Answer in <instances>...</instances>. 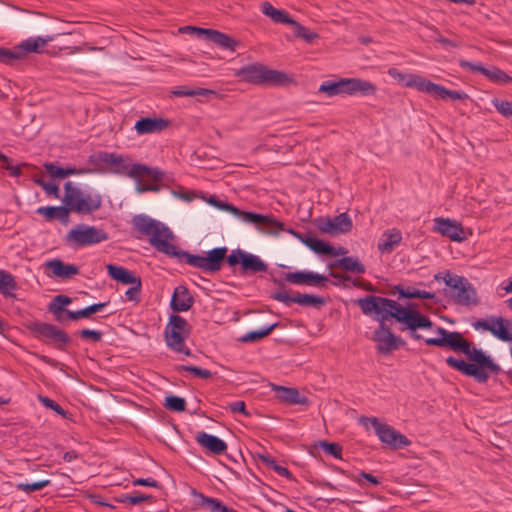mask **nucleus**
Listing matches in <instances>:
<instances>
[{
    "label": "nucleus",
    "instance_id": "e433bc0d",
    "mask_svg": "<svg viewBox=\"0 0 512 512\" xmlns=\"http://www.w3.org/2000/svg\"><path fill=\"white\" fill-rule=\"evenodd\" d=\"M107 304H108V302L95 303V304H92V305H90V306H88V307H86L84 309L75 311L74 313H69L70 319L73 320V321H76V320H79L81 318H88L92 314H94L96 312H99L101 309L106 307Z\"/></svg>",
    "mask_w": 512,
    "mask_h": 512
},
{
    "label": "nucleus",
    "instance_id": "49530a36",
    "mask_svg": "<svg viewBox=\"0 0 512 512\" xmlns=\"http://www.w3.org/2000/svg\"><path fill=\"white\" fill-rule=\"evenodd\" d=\"M72 302V299L66 295H57L53 298L48 306V310H55L56 312L65 311V307Z\"/></svg>",
    "mask_w": 512,
    "mask_h": 512
},
{
    "label": "nucleus",
    "instance_id": "f03ea898",
    "mask_svg": "<svg viewBox=\"0 0 512 512\" xmlns=\"http://www.w3.org/2000/svg\"><path fill=\"white\" fill-rule=\"evenodd\" d=\"M439 338H427L425 343L429 346L449 348L454 352L465 354L473 363H467L462 359L449 356L446 363L466 376L473 377L479 383H486L489 373L498 374L500 366L490 356L484 354L481 349L473 346L460 332H450L442 327H437Z\"/></svg>",
    "mask_w": 512,
    "mask_h": 512
},
{
    "label": "nucleus",
    "instance_id": "473e14b6",
    "mask_svg": "<svg viewBox=\"0 0 512 512\" xmlns=\"http://www.w3.org/2000/svg\"><path fill=\"white\" fill-rule=\"evenodd\" d=\"M429 94L439 99H446L449 97L453 100H465L468 98V95L463 91L448 90L444 86L436 83H432Z\"/></svg>",
    "mask_w": 512,
    "mask_h": 512
},
{
    "label": "nucleus",
    "instance_id": "f704fd0d",
    "mask_svg": "<svg viewBox=\"0 0 512 512\" xmlns=\"http://www.w3.org/2000/svg\"><path fill=\"white\" fill-rule=\"evenodd\" d=\"M135 129L138 134H148L160 130V119L158 118H142L135 124Z\"/></svg>",
    "mask_w": 512,
    "mask_h": 512
},
{
    "label": "nucleus",
    "instance_id": "338daca9",
    "mask_svg": "<svg viewBox=\"0 0 512 512\" xmlns=\"http://www.w3.org/2000/svg\"><path fill=\"white\" fill-rule=\"evenodd\" d=\"M434 32L436 34V36H435V41L436 42H438V43H440L442 45H448V46H452V47H458L459 46L458 43L453 42V41H451V40L441 36L437 29H435Z\"/></svg>",
    "mask_w": 512,
    "mask_h": 512
},
{
    "label": "nucleus",
    "instance_id": "13d9d810",
    "mask_svg": "<svg viewBox=\"0 0 512 512\" xmlns=\"http://www.w3.org/2000/svg\"><path fill=\"white\" fill-rule=\"evenodd\" d=\"M459 65L462 68L467 69L471 72H480V73L484 74V71H485V67L481 63H473V62H469L467 60L461 59L459 61Z\"/></svg>",
    "mask_w": 512,
    "mask_h": 512
},
{
    "label": "nucleus",
    "instance_id": "c756f323",
    "mask_svg": "<svg viewBox=\"0 0 512 512\" xmlns=\"http://www.w3.org/2000/svg\"><path fill=\"white\" fill-rule=\"evenodd\" d=\"M402 240V234L399 230L392 229L385 232L378 243V249L382 253L391 252Z\"/></svg>",
    "mask_w": 512,
    "mask_h": 512
},
{
    "label": "nucleus",
    "instance_id": "4d7b16f0",
    "mask_svg": "<svg viewBox=\"0 0 512 512\" xmlns=\"http://www.w3.org/2000/svg\"><path fill=\"white\" fill-rule=\"evenodd\" d=\"M79 335L82 339H91L94 342H99L102 339V332L97 330L83 329Z\"/></svg>",
    "mask_w": 512,
    "mask_h": 512
},
{
    "label": "nucleus",
    "instance_id": "cd10ccee",
    "mask_svg": "<svg viewBox=\"0 0 512 512\" xmlns=\"http://www.w3.org/2000/svg\"><path fill=\"white\" fill-rule=\"evenodd\" d=\"M291 234L297 236L302 243H304L307 247H309L313 252L317 254L327 255V253L332 251V246L328 243L314 237V236H307L302 237L298 233L294 232L293 230H287Z\"/></svg>",
    "mask_w": 512,
    "mask_h": 512
},
{
    "label": "nucleus",
    "instance_id": "0e129e2a",
    "mask_svg": "<svg viewBox=\"0 0 512 512\" xmlns=\"http://www.w3.org/2000/svg\"><path fill=\"white\" fill-rule=\"evenodd\" d=\"M134 486H150V487H157L158 483L156 480L151 478H139L133 481Z\"/></svg>",
    "mask_w": 512,
    "mask_h": 512
},
{
    "label": "nucleus",
    "instance_id": "58836bf2",
    "mask_svg": "<svg viewBox=\"0 0 512 512\" xmlns=\"http://www.w3.org/2000/svg\"><path fill=\"white\" fill-rule=\"evenodd\" d=\"M278 326V323H273L268 325L265 328H262L260 330L256 331H250L246 333L242 338V342H255L260 339H263L264 337L268 336L276 327Z\"/></svg>",
    "mask_w": 512,
    "mask_h": 512
},
{
    "label": "nucleus",
    "instance_id": "5701e85b",
    "mask_svg": "<svg viewBox=\"0 0 512 512\" xmlns=\"http://www.w3.org/2000/svg\"><path fill=\"white\" fill-rule=\"evenodd\" d=\"M196 441L216 455L223 454L227 449V444L222 439L206 432H199L196 435Z\"/></svg>",
    "mask_w": 512,
    "mask_h": 512
},
{
    "label": "nucleus",
    "instance_id": "e2e57ef3",
    "mask_svg": "<svg viewBox=\"0 0 512 512\" xmlns=\"http://www.w3.org/2000/svg\"><path fill=\"white\" fill-rule=\"evenodd\" d=\"M229 409L233 413H242L246 416L249 415V413L246 411V405L244 401H236L231 404H229Z\"/></svg>",
    "mask_w": 512,
    "mask_h": 512
},
{
    "label": "nucleus",
    "instance_id": "4c0bfd02",
    "mask_svg": "<svg viewBox=\"0 0 512 512\" xmlns=\"http://www.w3.org/2000/svg\"><path fill=\"white\" fill-rule=\"evenodd\" d=\"M15 288L16 282L14 277L10 273L0 270V292L4 296H13L10 290H14Z\"/></svg>",
    "mask_w": 512,
    "mask_h": 512
},
{
    "label": "nucleus",
    "instance_id": "aec40b11",
    "mask_svg": "<svg viewBox=\"0 0 512 512\" xmlns=\"http://www.w3.org/2000/svg\"><path fill=\"white\" fill-rule=\"evenodd\" d=\"M271 388L275 392L276 398L282 403L289 405H307L309 403L308 398L301 395L296 388L284 387L275 384H272Z\"/></svg>",
    "mask_w": 512,
    "mask_h": 512
},
{
    "label": "nucleus",
    "instance_id": "864d4df0",
    "mask_svg": "<svg viewBox=\"0 0 512 512\" xmlns=\"http://www.w3.org/2000/svg\"><path fill=\"white\" fill-rule=\"evenodd\" d=\"M133 286L130 287L126 292V298L129 301L138 302L140 298V291H141V280L138 281V283H133Z\"/></svg>",
    "mask_w": 512,
    "mask_h": 512
},
{
    "label": "nucleus",
    "instance_id": "680f3d73",
    "mask_svg": "<svg viewBox=\"0 0 512 512\" xmlns=\"http://www.w3.org/2000/svg\"><path fill=\"white\" fill-rule=\"evenodd\" d=\"M50 313H52L55 317V320L59 323H65L70 319L69 313H74L75 311H70L65 309V311L56 312L55 310H48Z\"/></svg>",
    "mask_w": 512,
    "mask_h": 512
},
{
    "label": "nucleus",
    "instance_id": "603ef678",
    "mask_svg": "<svg viewBox=\"0 0 512 512\" xmlns=\"http://www.w3.org/2000/svg\"><path fill=\"white\" fill-rule=\"evenodd\" d=\"M38 185H40L47 194L53 195L54 197H59V187L55 183L45 182L44 180L38 179L35 181Z\"/></svg>",
    "mask_w": 512,
    "mask_h": 512
},
{
    "label": "nucleus",
    "instance_id": "c9c22d12",
    "mask_svg": "<svg viewBox=\"0 0 512 512\" xmlns=\"http://www.w3.org/2000/svg\"><path fill=\"white\" fill-rule=\"evenodd\" d=\"M488 331L502 341L512 342V335L507 331L505 320L501 317L492 322L491 327L488 328Z\"/></svg>",
    "mask_w": 512,
    "mask_h": 512
},
{
    "label": "nucleus",
    "instance_id": "ddd939ff",
    "mask_svg": "<svg viewBox=\"0 0 512 512\" xmlns=\"http://www.w3.org/2000/svg\"><path fill=\"white\" fill-rule=\"evenodd\" d=\"M108 239V234L95 226L79 225L71 229L67 235L69 242L83 247L98 244Z\"/></svg>",
    "mask_w": 512,
    "mask_h": 512
},
{
    "label": "nucleus",
    "instance_id": "2f4dec72",
    "mask_svg": "<svg viewBox=\"0 0 512 512\" xmlns=\"http://www.w3.org/2000/svg\"><path fill=\"white\" fill-rule=\"evenodd\" d=\"M330 268H342L347 272L363 274L366 271L365 266L354 257H343L329 265Z\"/></svg>",
    "mask_w": 512,
    "mask_h": 512
},
{
    "label": "nucleus",
    "instance_id": "4be33fe9",
    "mask_svg": "<svg viewBox=\"0 0 512 512\" xmlns=\"http://www.w3.org/2000/svg\"><path fill=\"white\" fill-rule=\"evenodd\" d=\"M193 505L197 509H204L208 512H223L225 505L217 498L207 497L196 489H191Z\"/></svg>",
    "mask_w": 512,
    "mask_h": 512
},
{
    "label": "nucleus",
    "instance_id": "bf43d9fd",
    "mask_svg": "<svg viewBox=\"0 0 512 512\" xmlns=\"http://www.w3.org/2000/svg\"><path fill=\"white\" fill-rule=\"evenodd\" d=\"M49 484H50L49 480H42V481L30 483V484L19 485V487L23 488L27 492H33V491L41 490L44 487L48 486Z\"/></svg>",
    "mask_w": 512,
    "mask_h": 512
},
{
    "label": "nucleus",
    "instance_id": "b1692460",
    "mask_svg": "<svg viewBox=\"0 0 512 512\" xmlns=\"http://www.w3.org/2000/svg\"><path fill=\"white\" fill-rule=\"evenodd\" d=\"M240 255L242 256L241 272L243 274L267 271L268 265L260 257L248 252Z\"/></svg>",
    "mask_w": 512,
    "mask_h": 512
},
{
    "label": "nucleus",
    "instance_id": "f8f14e48",
    "mask_svg": "<svg viewBox=\"0 0 512 512\" xmlns=\"http://www.w3.org/2000/svg\"><path fill=\"white\" fill-rule=\"evenodd\" d=\"M34 337L46 343H53L56 348L64 350L70 344V336L55 325L44 322H32L28 325Z\"/></svg>",
    "mask_w": 512,
    "mask_h": 512
},
{
    "label": "nucleus",
    "instance_id": "bb28decb",
    "mask_svg": "<svg viewBox=\"0 0 512 512\" xmlns=\"http://www.w3.org/2000/svg\"><path fill=\"white\" fill-rule=\"evenodd\" d=\"M107 271L112 279L119 281L123 284L138 283V281L141 280L139 277H136L131 271L121 266L108 264Z\"/></svg>",
    "mask_w": 512,
    "mask_h": 512
},
{
    "label": "nucleus",
    "instance_id": "4468645a",
    "mask_svg": "<svg viewBox=\"0 0 512 512\" xmlns=\"http://www.w3.org/2000/svg\"><path fill=\"white\" fill-rule=\"evenodd\" d=\"M134 230L139 237H148L151 245L160 251V223L145 214H137L132 218Z\"/></svg>",
    "mask_w": 512,
    "mask_h": 512
},
{
    "label": "nucleus",
    "instance_id": "f3484780",
    "mask_svg": "<svg viewBox=\"0 0 512 512\" xmlns=\"http://www.w3.org/2000/svg\"><path fill=\"white\" fill-rule=\"evenodd\" d=\"M273 298L286 305L297 303L302 306L320 308L325 304V299L322 297L310 294H301L299 292H296L293 295H289V293L285 290L276 292L273 295Z\"/></svg>",
    "mask_w": 512,
    "mask_h": 512
},
{
    "label": "nucleus",
    "instance_id": "6e6d98bb",
    "mask_svg": "<svg viewBox=\"0 0 512 512\" xmlns=\"http://www.w3.org/2000/svg\"><path fill=\"white\" fill-rule=\"evenodd\" d=\"M179 32L195 35L198 38H201V37H205L207 29L195 27V26H184V27L179 28Z\"/></svg>",
    "mask_w": 512,
    "mask_h": 512
},
{
    "label": "nucleus",
    "instance_id": "7ed1b4c3",
    "mask_svg": "<svg viewBox=\"0 0 512 512\" xmlns=\"http://www.w3.org/2000/svg\"><path fill=\"white\" fill-rule=\"evenodd\" d=\"M63 206L39 207L36 213L43 215L46 220H59L63 224L69 221V213L90 214L102 206L100 194H85L81 189L75 187L71 181L64 185Z\"/></svg>",
    "mask_w": 512,
    "mask_h": 512
},
{
    "label": "nucleus",
    "instance_id": "8fccbe9b",
    "mask_svg": "<svg viewBox=\"0 0 512 512\" xmlns=\"http://www.w3.org/2000/svg\"><path fill=\"white\" fill-rule=\"evenodd\" d=\"M319 446L327 453L335 458L340 459L342 454V446L338 443H329L326 441H320Z\"/></svg>",
    "mask_w": 512,
    "mask_h": 512
},
{
    "label": "nucleus",
    "instance_id": "c03bdc74",
    "mask_svg": "<svg viewBox=\"0 0 512 512\" xmlns=\"http://www.w3.org/2000/svg\"><path fill=\"white\" fill-rule=\"evenodd\" d=\"M290 25L294 27V34L297 37L304 39L307 43H312L315 39L318 38V34L317 33L311 31L310 29H308L306 27H304L303 25H301L297 21H295V24H290Z\"/></svg>",
    "mask_w": 512,
    "mask_h": 512
},
{
    "label": "nucleus",
    "instance_id": "f257e3e1",
    "mask_svg": "<svg viewBox=\"0 0 512 512\" xmlns=\"http://www.w3.org/2000/svg\"><path fill=\"white\" fill-rule=\"evenodd\" d=\"M355 303L365 315L375 314L380 321L378 329L374 331L373 340L377 343V350L382 354H389L406 344L402 338L392 333L385 320L394 318L409 330L433 327L432 321L427 316L422 315L414 305L404 307L392 299L374 295L359 298Z\"/></svg>",
    "mask_w": 512,
    "mask_h": 512
},
{
    "label": "nucleus",
    "instance_id": "c85d7f7f",
    "mask_svg": "<svg viewBox=\"0 0 512 512\" xmlns=\"http://www.w3.org/2000/svg\"><path fill=\"white\" fill-rule=\"evenodd\" d=\"M432 83L430 80L418 74L406 73L404 76L403 86L415 88L420 92L430 93Z\"/></svg>",
    "mask_w": 512,
    "mask_h": 512
},
{
    "label": "nucleus",
    "instance_id": "39448f33",
    "mask_svg": "<svg viewBox=\"0 0 512 512\" xmlns=\"http://www.w3.org/2000/svg\"><path fill=\"white\" fill-rule=\"evenodd\" d=\"M101 160L106 164L114 166V173L133 178L136 182L135 189L138 193L159 190L160 170L157 168L153 169L138 163L132 164L131 160L113 153H104Z\"/></svg>",
    "mask_w": 512,
    "mask_h": 512
},
{
    "label": "nucleus",
    "instance_id": "774afa93",
    "mask_svg": "<svg viewBox=\"0 0 512 512\" xmlns=\"http://www.w3.org/2000/svg\"><path fill=\"white\" fill-rule=\"evenodd\" d=\"M259 459L263 464H265L268 468L273 469V466L278 465L275 459L269 454H260Z\"/></svg>",
    "mask_w": 512,
    "mask_h": 512
},
{
    "label": "nucleus",
    "instance_id": "a19ab883",
    "mask_svg": "<svg viewBox=\"0 0 512 512\" xmlns=\"http://www.w3.org/2000/svg\"><path fill=\"white\" fill-rule=\"evenodd\" d=\"M19 59H22V53L18 46L14 49L0 47V63L12 65Z\"/></svg>",
    "mask_w": 512,
    "mask_h": 512
},
{
    "label": "nucleus",
    "instance_id": "0eeeda50",
    "mask_svg": "<svg viewBox=\"0 0 512 512\" xmlns=\"http://www.w3.org/2000/svg\"><path fill=\"white\" fill-rule=\"evenodd\" d=\"M377 87L370 81L360 78H340L337 81H324L318 88V93H325L328 97L337 95L363 96L374 95Z\"/></svg>",
    "mask_w": 512,
    "mask_h": 512
},
{
    "label": "nucleus",
    "instance_id": "de8ad7c7",
    "mask_svg": "<svg viewBox=\"0 0 512 512\" xmlns=\"http://www.w3.org/2000/svg\"><path fill=\"white\" fill-rule=\"evenodd\" d=\"M40 402L46 407L53 411H55L58 415L62 416L64 419L68 418V412L65 411L58 403H56L54 400L46 397V396H39Z\"/></svg>",
    "mask_w": 512,
    "mask_h": 512
},
{
    "label": "nucleus",
    "instance_id": "2eb2a0df",
    "mask_svg": "<svg viewBox=\"0 0 512 512\" xmlns=\"http://www.w3.org/2000/svg\"><path fill=\"white\" fill-rule=\"evenodd\" d=\"M434 231L454 242H463L472 235L470 229H465L460 223L448 218L434 219Z\"/></svg>",
    "mask_w": 512,
    "mask_h": 512
},
{
    "label": "nucleus",
    "instance_id": "69168bd1",
    "mask_svg": "<svg viewBox=\"0 0 512 512\" xmlns=\"http://www.w3.org/2000/svg\"><path fill=\"white\" fill-rule=\"evenodd\" d=\"M273 470L280 476H283L289 480H295L292 473L286 467L275 465L273 466Z\"/></svg>",
    "mask_w": 512,
    "mask_h": 512
},
{
    "label": "nucleus",
    "instance_id": "dca6fc26",
    "mask_svg": "<svg viewBox=\"0 0 512 512\" xmlns=\"http://www.w3.org/2000/svg\"><path fill=\"white\" fill-rule=\"evenodd\" d=\"M353 227L352 220L347 213H341L332 218H319L317 228L320 232L336 236L351 231Z\"/></svg>",
    "mask_w": 512,
    "mask_h": 512
},
{
    "label": "nucleus",
    "instance_id": "37998d69",
    "mask_svg": "<svg viewBox=\"0 0 512 512\" xmlns=\"http://www.w3.org/2000/svg\"><path fill=\"white\" fill-rule=\"evenodd\" d=\"M44 167L46 171L54 178H65L69 175L77 173L75 168H61L53 163H46Z\"/></svg>",
    "mask_w": 512,
    "mask_h": 512
},
{
    "label": "nucleus",
    "instance_id": "7c9ffc66",
    "mask_svg": "<svg viewBox=\"0 0 512 512\" xmlns=\"http://www.w3.org/2000/svg\"><path fill=\"white\" fill-rule=\"evenodd\" d=\"M52 36L44 37H31L24 41H22L18 48L21 49L22 58L27 54L31 52L38 53L40 52L41 48L44 47L48 42L52 41Z\"/></svg>",
    "mask_w": 512,
    "mask_h": 512
},
{
    "label": "nucleus",
    "instance_id": "423d86ee",
    "mask_svg": "<svg viewBox=\"0 0 512 512\" xmlns=\"http://www.w3.org/2000/svg\"><path fill=\"white\" fill-rule=\"evenodd\" d=\"M206 202L220 210L232 213L245 223L253 224L256 229L262 233L278 235L280 231L285 230L284 223L278 221L272 215H262L250 211H242L232 204L219 200L213 195L206 199Z\"/></svg>",
    "mask_w": 512,
    "mask_h": 512
},
{
    "label": "nucleus",
    "instance_id": "1a4fd4ad",
    "mask_svg": "<svg viewBox=\"0 0 512 512\" xmlns=\"http://www.w3.org/2000/svg\"><path fill=\"white\" fill-rule=\"evenodd\" d=\"M191 326L183 317L172 314L165 328V341L167 346L176 353L191 355V351L185 345V340L190 336Z\"/></svg>",
    "mask_w": 512,
    "mask_h": 512
},
{
    "label": "nucleus",
    "instance_id": "20e7f679",
    "mask_svg": "<svg viewBox=\"0 0 512 512\" xmlns=\"http://www.w3.org/2000/svg\"><path fill=\"white\" fill-rule=\"evenodd\" d=\"M175 238L173 232L162 224V253L169 257L176 258L178 261H185L192 267L202 269L206 272H217L221 269L222 262L226 257L227 248H214L208 252L207 256L193 255L181 250L178 246L170 243Z\"/></svg>",
    "mask_w": 512,
    "mask_h": 512
},
{
    "label": "nucleus",
    "instance_id": "393cba45",
    "mask_svg": "<svg viewBox=\"0 0 512 512\" xmlns=\"http://www.w3.org/2000/svg\"><path fill=\"white\" fill-rule=\"evenodd\" d=\"M205 38L207 40L215 43L219 47L226 49V50H230L232 52L235 51V49L238 45V42L235 39H233L232 37H230L229 35H227L225 33H222L220 31L214 30V29H207Z\"/></svg>",
    "mask_w": 512,
    "mask_h": 512
},
{
    "label": "nucleus",
    "instance_id": "a878e982",
    "mask_svg": "<svg viewBox=\"0 0 512 512\" xmlns=\"http://www.w3.org/2000/svg\"><path fill=\"white\" fill-rule=\"evenodd\" d=\"M261 11L275 23L287 25L295 24V20L292 19L285 10L277 9L269 2H263L261 4Z\"/></svg>",
    "mask_w": 512,
    "mask_h": 512
},
{
    "label": "nucleus",
    "instance_id": "09e8293b",
    "mask_svg": "<svg viewBox=\"0 0 512 512\" xmlns=\"http://www.w3.org/2000/svg\"><path fill=\"white\" fill-rule=\"evenodd\" d=\"M492 104L504 117L512 116V102L495 98L492 100Z\"/></svg>",
    "mask_w": 512,
    "mask_h": 512
},
{
    "label": "nucleus",
    "instance_id": "3c124183",
    "mask_svg": "<svg viewBox=\"0 0 512 512\" xmlns=\"http://www.w3.org/2000/svg\"><path fill=\"white\" fill-rule=\"evenodd\" d=\"M182 369L202 379H208L212 377V373L209 370L202 369L197 366H182Z\"/></svg>",
    "mask_w": 512,
    "mask_h": 512
},
{
    "label": "nucleus",
    "instance_id": "6e6552de",
    "mask_svg": "<svg viewBox=\"0 0 512 512\" xmlns=\"http://www.w3.org/2000/svg\"><path fill=\"white\" fill-rule=\"evenodd\" d=\"M236 76L253 84L279 86L291 82L286 73L269 69L262 64H249L244 66L236 72Z\"/></svg>",
    "mask_w": 512,
    "mask_h": 512
},
{
    "label": "nucleus",
    "instance_id": "9d476101",
    "mask_svg": "<svg viewBox=\"0 0 512 512\" xmlns=\"http://www.w3.org/2000/svg\"><path fill=\"white\" fill-rule=\"evenodd\" d=\"M444 282L448 287L447 294L455 303L463 306L478 304L477 292L465 277L447 273Z\"/></svg>",
    "mask_w": 512,
    "mask_h": 512
},
{
    "label": "nucleus",
    "instance_id": "72a5a7b5",
    "mask_svg": "<svg viewBox=\"0 0 512 512\" xmlns=\"http://www.w3.org/2000/svg\"><path fill=\"white\" fill-rule=\"evenodd\" d=\"M398 293L400 298H420V299H433L434 294L424 290H418L414 288H404L401 285L393 287V294Z\"/></svg>",
    "mask_w": 512,
    "mask_h": 512
},
{
    "label": "nucleus",
    "instance_id": "5fc2aeb1",
    "mask_svg": "<svg viewBox=\"0 0 512 512\" xmlns=\"http://www.w3.org/2000/svg\"><path fill=\"white\" fill-rule=\"evenodd\" d=\"M150 497L149 496H145V495H141V494H137V495H121L119 498H117V501L118 502H121V503H126V502H129L130 504H138L144 500H147L149 499Z\"/></svg>",
    "mask_w": 512,
    "mask_h": 512
},
{
    "label": "nucleus",
    "instance_id": "052dcab7",
    "mask_svg": "<svg viewBox=\"0 0 512 512\" xmlns=\"http://www.w3.org/2000/svg\"><path fill=\"white\" fill-rule=\"evenodd\" d=\"M245 251L237 249L233 250L232 253L227 257V263L230 266H235L237 264H242V256L240 254H244Z\"/></svg>",
    "mask_w": 512,
    "mask_h": 512
},
{
    "label": "nucleus",
    "instance_id": "79ce46f5",
    "mask_svg": "<svg viewBox=\"0 0 512 512\" xmlns=\"http://www.w3.org/2000/svg\"><path fill=\"white\" fill-rule=\"evenodd\" d=\"M489 80L496 83H509L512 81V77L506 74L499 68L492 67L491 69L485 68L484 74Z\"/></svg>",
    "mask_w": 512,
    "mask_h": 512
},
{
    "label": "nucleus",
    "instance_id": "412c9836",
    "mask_svg": "<svg viewBox=\"0 0 512 512\" xmlns=\"http://www.w3.org/2000/svg\"><path fill=\"white\" fill-rule=\"evenodd\" d=\"M193 304L194 298L186 286L180 285L174 289L170 301V307L174 312H186L193 306Z\"/></svg>",
    "mask_w": 512,
    "mask_h": 512
},
{
    "label": "nucleus",
    "instance_id": "6ab92c4d",
    "mask_svg": "<svg viewBox=\"0 0 512 512\" xmlns=\"http://www.w3.org/2000/svg\"><path fill=\"white\" fill-rule=\"evenodd\" d=\"M285 280L292 284L324 286L328 279L320 274L310 271L289 272L285 275Z\"/></svg>",
    "mask_w": 512,
    "mask_h": 512
},
{
    "label": "nucleus",
    "instance_id": "9b49d317",
    "mask_svg": "<svg viewBox=\"0 0 512 512\" xmlns=\"http://www.w3.org/2000/svg\"><path fill=\"white\" fill-rule=\"evenodd\" d=\"M360 422L368 427L369 424L374 428L376 435L379 439L387 444L392 449H399L407 447L411 444V441L402 433L397 431L392 426L381 423L376 417H361Z\"/></svg>",
    "mask_w": 512,
    "mask_h": 512
},
{
    "label": "nucleus",
    "instance_id": "a211bd4d",
    "mask_svg": "<svg viewBox=\"0 0 512 512\" xmlns=\"http://www.w3.org/2000/svg\"><path fill=\"white\" fill-rule=\"evenodd\" d=\"M45 268L50 272L49 277H55L61 280L71 279L79 274L78 266L74 264H66L60 259H52L45 263Z\"/></svg>",
    "mask_w": 512,
    "mask_h": 512
},
{
    "label": "nucleus",
    "instance_id": "a18cd8bd",
    "mask_svg": "<svg viewBox=\"0 0 512 512\" xmlns=\"http://www.w3.org/2000/svg\"><path fill=\"white\" fill-rule=\"evenodd\" d=\"M165 407L172 412H183L186 408V401L184 398L170 395L165 398Z\"/></svg>",
    "mask_w": 512,
    "mask_h": 512
},
{
    "label": "nucleus",
    "instance_id": "ea45409f",
    "mask_svg": "<svg viewBox=\"0 0 512 512\" xmlns=\"http://www.w3.org/2000/svg\"><path fill=\"white\" fill-rule=\"evenodd\" d=\"M174 96H209L216 95V92L206 88L189 89L185 86L172 91Z\"/></svg>",
    "mask_w": 512,
    "mask_h": 512
}]
</instances>
